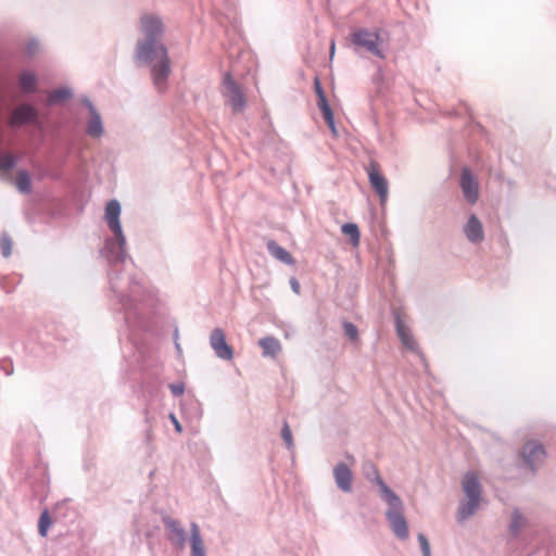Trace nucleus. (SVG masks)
<instances>
[{
  "label": "nucleus",
  "mask_w": 556,
  "mask_h": 556,
  "mask_svg": "<svg viewBox=\"0 0 556 556\" xmlns=\"http://www.w3.org/2000/svg\"><path fill=\"white\" fill-rule=\"evenodd\" d=\"M462 485L467 500L460 502L458 506V521L467 520L478 510L482 493V486L476 472H467L463 478Z\"/></svg>",
  "instance_id": "nucleus-4"
},
{
  "label": "nucleus",
  "mask_w": 556,
  "mask_h": 556,
  "mask_svg": "<svg viewBox=\"0 0 556 556\" xmlns=\"http://www.w3.org/2000/svg\"><path fill=\"white\" fill-rule=\"evenodd\" d=\"M526 525V519L518 509L511 514L509 530L513 535H518L522 527Z\"/></svg>",
  "instance_id": "nucleus-26"
},
{
  "label": "nucleus",
  "mask_w": 556,
  "mask_h": 556,
  "mask_svg": "<svg viewBox=\"0 0 556 556\" xmlns=\"http://www.w3.org/2000/svg\"><path fill=\"white\" fill-rule=\"evenodd\" d=\"M140 33L143 39L137 42L136 60L151 65L153 84L159 91H163L170 74V60L167 48L161 42L165 33L162 17L155 13H143L140 16Z\"/></svg>",
  "instance_id": "nucleus-1"
},
{
  "label": "nucleus",
  "mask_w": 556,
  "mask_h": 556,
  "mask_svg": "<svg viewBox=\"0 0 556 556\" xmlns=\"http://www.w3.org/2000/svg\"><path fill=\"white\" fill-rule=\"evenodd\" d=\"M314 90L316 92L317 100L326 97L325 91L321 86V83L318 77H315V79H314Z\"/></svg>",
  "instance_id": "nucleus-36"
},
{
  "label": "nucleus",
  "mask_w": 556,
  "mask_h": 556,
  "mask_svg": "<svg viewBox=\"0 0 556 556\" xmlns=\"http://www.w3.org/2000/svg\"><path fill=\"white\" fill-rule=\"evenodd\" d=\"M50 526H51V519L49 516V511H48V509H45L41 513V515L39 517V521H38V532L42 538L47 536Z\"/></svg>",
  "instance_id": "nucleus-27"
},
{
  "label": "nucleus",
  "mask_w": 556,
  "mask_h": 556,
  "mask_svg": "<svg viewBox=\"0 0 556 556\" xmlns=\"http://www.w3.org/2000/svg\"><path fill=\"white\" fill-rule=\"evenodd\" d=\"M258 345L262 348L264 356L275 357L281 351V344L279 340L274 337H265L260 339Z\"/></svg>",
  "instance_id": "nucleus-21"
},
{
  "label": "nucleus",
  "mask_w": 556,
  "mask_h": 556,
  "mask_svg": "<svg viewBox=\"0 0 556 556\" xmlns=\"http://www.w3.org/2000/svg\"><path fill=\"white\" fill-rule=\"evenodd\" d=\"M417 539H418V542L420 545L422 556H431L430 543H429L428 539L426 538V535L422 533H419Z\"/></svg>",
  "instance_id": "nucleus-32"
},
{
  "label": "nucleus",
  "mask_w": 556,
  "mask_h": 556,
  "mask_svg": "<svg viewBox=\"0 0 556 556\" xmlns=\"http://www.w3.org/2000/svg\"><path fill=\"white\" fill-rule=\"evenodd\" d=\"M464 233L467 240L473 244L481 243L484 240V230L482 223L476 215H470L464 226Z\"/></svg>",
  "instance_id": "nucleus-15"
},
{
  "label": "nucleus",
  "mask_w": 556,
  "mask_h": 556,
  "mask_svg": "<svg viewBox=\"0 0 556 556\" xmlns=\"http://www.w3.org/2000/svg\"><path fill=\"white\" fill-rule=\"evenodd\" d=\"M121 211V204L115 199L109 201L105 206L104 218L109 228L114 233L115 239L108 238L105 240L102 254L112 266L124 263L128 257L126 252V238L119 220Z\"/></svg>",
  "instance_id": "nucleus-2"
},
{
  "label": "nucleus",
  "mask_w": 556,
  "mask_h": 556,
  "mask_svg": "<svg viewBox=\"0 0 556 556\" xmlns=\"http://www.w3.org/2000/svg\"><path fill=\"white\" fill-rule=\"evenodd\" d=\"M343 328L346 337H349L350 340L354 341L358 338V330L354 324L350 321H344Z\"/></svg>",
  "instance_id": "nucleus-31"
},
{
  "label": "nucleus",
  "mask_w": 556,
  "mask_h": 556,
  "mask_svg": "<svg viewBox=\"0 0 556 556\" xmlns=\"http://www.w3.org/2000/svg\"><path fill=\"white\" fill-rule=\"evenodd\" d=\"M333 477L339 490L345 493L352 491L353 472L345 463L341 462L334 466Z\"/></svg>",
  "instance_id": "nucleus-14"
},
{
  "label": "nucleus",
  "mask_w": 556,
  "mask_h": 556,
  "mask_svg": "<svg viewBox=\"0 0 556 556\" xmlns=\"http://www.w3.org/2000/svg\"><path fill=\"white\" fill-rule=\"evenodd\" d=\"M351 42L357 49H364L367 52L386 59V54L380 48L381 38L378 31H370L366 28H359L351 33Z\"/></svg>",
  "instance_id": "nucleus-6"
},
{
  "label": "nucleus",
  "mask_w": 556,
  "mask_h": 556,
  "mask_svg": "<svg viewBox=\"0 0 556 556\" xmlns=\"http://www.w3.org/2000/svg\"><path fill=\"white\" fill-rule=\"evenodd\" d=\"M0 368H1V370H3L5 376H10L13 372V365L9 361H5V359L1 361L0 362Z\"/></svg>",
  "instance_id": "nucleus-37"
},
{
  "label": "nucleus",
  "mask_w": 556,
  "mask_h": 556,
  "mask_svg": "<svg viewBox=\"0 0 556 556\" xmlns=\"http://www.w3.org/2000/svg\"><path fill=\"white\" fill-rule=\"evenodd\" d=\"M317 106L321 111L324 117H330V114H332V110L326 97L317 100Z\"/></svg>",
  "instance_id": "nucleus-33"
},
{
  "label": "nucleus",
  "mask_w": 556,
  "mask_h": 556,
  "mask_svg": "<svg viewBox=\"0 0 556 556\" xmlns=\"http://www.w3.org/2000/svg\"><path fill=\"white\" fill-rule=\"evenodd\" d=\"M169 390L174 396H180L185 392V386L182 383H172Z\"/></svg>",
  "instance_id": "nucleus-35"
},
{
  "label": "nucleus",
  "mask_w": 556,
  "mask_h": 556,
  "mask_svg": "<svg viewBox=\"0 0 556 556\" xmlns=\"http://www.w3.org/2000/svg\"><path fill=\"white\" fill-rule=\"evenodd\" d=\"M363 471L367 480L377 484L379 486V491L381 497L383 498V489L388 486L386 482L380 477L379 470L372 462H367L363 466Z\"/></svg>",
  "instance_id": "nucleus-19"
},
{
  "label": "nucleus",
  "mask_w": 556,
  "mask_h": 556,
  "mask_svg": "<svg viewBox=\"0 0 556 556\" xmlns=\"http://www.w3.org/2000/svg\"><path fill=\"white\" fill-rule=\"evenodd\" d=\"M395 328L399 338L401 339L404 346L414 351L417 348L416 341L414 340L409 328L405 326L400 316L395 317Z\"/></svg>",
  "instance_id": "nucleus-18"
},
{
  "label": "nucleus",
  "mask_w": 556,
  "mask_h": 556,
  "mask_svg": "<svg viewBox=\"0 0 556 556\" xmlns=\"http://www.w3.org/2000/svg\"><path fill=\"white\" fill-rule=\"evenodd\" d=\"M130 283H131V285H134V286L130 288L131 293H136L135 288H136V287H138V285H139V283H138L137 281H135L134 279H131V280H130Z\"/></svg>",
  "instance_id": "nucleus-41"
},
{
  "label": "nucleus",
  "mask_w": 556,
  "mask_h": 556,
  "mask_svg": "<svg viewBox=\"0 0 556 556\" xmlns=\"http://www.w3.org/2000/svg\"><path fill=\"white\" fill-rule=\"evenodd\" d=\"M20 87L24 93H34L37 89V77L33 72H22L20 75Z\"/></svg>",
  "instance_id": "nucleus-22"
},
{
  "label": "nucleus",
  "mask_w": 556,
  "mask_h": 556,
  "mask_svg": "<svg viewBox=\"0 0 556 556\" xmlns=\"http://www.w3.org/2000/svg\"><path fill=\"white\" fill-rule=\"evenodd\" d=\"M73 96V92L67 87L58 88L52 90L48 96V104L53 105L61 101L68 100Z\"/></svg>",
  "instance_id": "nucleus-24"
},
{
  "label": "nucleus",
  "mask_w": 556,
  "mask_h": 556,
  "mask_svg": "<svg viewBox=\"0 0 556 556\" xmlns=\"http://www.w3.org/2000/svg\"><path fill=\"white\" fill-rule=\"evenodd\" d=\"M81 102L88 109L90 114L86 126L87 135L96 139L102 137L104 134V127L99 112L88 98L85 97Z\"/></svg>",
  "instance_id": "nucleus-12"
},
{
  "label": "nucleus",
  "mask_w": 556,
  "mask_h": 556,
  "mask_svg": "<svg viewBox=\"0 0 556 556\" xmlns=\"http://www.w3.org/2000/svg\"><path fill=\"white\" fill-rule=\"evenodd\" d=\"M459 186L465 200L475 204L479 199V181L468 167L462 169Z\"/></svg>",
  "instance_id": "nucleus-10"
},
{
  "label": "nucleus",
  "mask_w": 556,
  "mask_h": 556,
  "mask_svg": "<svg viewBox=\"0 0 556 556\" xmlns=\"http://www.w3.org/2000/svg\"><path fill=\"white\" fill-rule=\"evenodd\" d=\"M0 249L4 257H9L12 253V240L8 235H3L0 239Z\"/></svg>",
  "instance_id": "nucleus-30"
},
{
  "label": "nucleus",
  "mask_w": 556,
  "mask_h": 556,
  "mask_svg": "<svg viewBox=\"0 0 556 556\" xmlns=\"http://www.w3.org/2000/svg\"><path fill=\"white\" fill-rule=\"evenodd\" d=\"M163 525L166 530V536L174 548L184 551L187 545V532L181 522L169 516L162 518Z\"/></svg>",
  "instance_id": "nucleus-7"
},
{
  "label": "nucleus",
  "mask_w": 556,
  "mask_h": 556,
  "mask_svg": "<svg viewBox=\"0 0 556 556\" xmlns=\"http://www.w3.org/2000/svg\"><path fill=\"white\" fill-rule=\"evenodd\" d=\"M290 285H291V288L292 290L295 292V293H300V283L299 281L295 279V278H291L290 280Z\"/></svg>",
  "instance_id": "nucleus-40"
},
{
  "label": "nucleus",
  "mask_w": 556,
  "mask_h": 556,
  "mask_svg": "<svg viewBox=\"0 0 556 556\" xmlns=\"http://www.w3.org/2000/svg\"><path fill=\"white\" fill-rule=\"evenodd\" d=\"M329 129L331 130L332 135L333 136H338V130H337V127H336V124H334V117H333V113L330 114V117H324Z\"/></svg>",
  "instance_id": "nucleus-38"
},
{
  "label": "nucleus",
  "mask_w": 556,
  "mask_h": 556,
  "mask_svg": "<svg viewBox=\"0 0 556 556\" xmlns=\"http://www.w3.org/2000/svg\"><path fill=\"white\" fill-rule=\"evenodd\" d=\"M38 50H39V42L35 39L29 40L26 46V53L28 55L33 56L34 54L37 53Z\"/></svg>",
  "instance_id": "nucleus-34"
},
{
  "label": "nucleus",
  "mask_w": 556,
  "mask_h": 556,
  "mask_svg": "<svg viewBox=\"0 0 556 556\" xmlns=\"http://www.w3.org/2000/svg\"><path fill=\"white\" fill-rule=\"evenodd\" d=\"M341 230L344 235L350 237L351 243L353 245H358L361 232H359L358 226L356 224H354V223L343 224L341 227Z\"/></svg>",
  "instance_id": "nucleus-25"
},
{
  "label": "nucleus",
  "mask_w": 556,
  "mask_h": 556,
  "mask_svg": "<svg viewBox=\"0 0 556 556\" xmlns=\"http://www.w3.org/2000/svg\"><path fill=\"white\" fill-rule=\"evenodd\" d=\"M210 345L216 356L224 361H230L233 357L232 348L226 342V336L223 329L215 328L210 336Z\"/></svg>",
  "instance_id": "nucleus-11"
},
{
  "label": "nucleus",
  "mask_w": 556,
  "mask_h": 556,
  "mask_svg": "<svg viewBox=\"0 0 556 556\" xmlns=\"http://www.w3.org/2000/svg\"><path fill=\"white\" fill-rule=\"evenodd\" d=\"M267 250L271 256L277 258L278 261L291 265L294 263L292 255L281 245H279L276 241L269 240L266 244Z\"/></svg>",
  "instance_id": "nucleus-20"
},
{
  "label": "nucleus",
  "mask_w": 556,
  "mask_h": 556,
  "mask_svg": "<svg viewBox=\"0 0 556 556\" xmlns=\"http://www.w3.org/2000/svg\"><path fill=\"white\" fill-rule=\"evenodd\" d=\"M190 556H206V548L198 523H190Z\"/></svg>",
  "instance_id": "nucleus-16"
},
{
  "label": "nucleus",
  "mask_w": 556,
  "mask_h": 556,
  "mask_svg": "<svg viewBox=\"0 0 556 556\" xmlns=\"http://www.w3.org/2000/svg\"><path fill=\"white\" fill-rule=\"evenodd\" d=\"M281 438L286 443V447L291 451L293 448V438L289 424L285 420L281 428Z\"/></svg>",
  "instance_id": "nucleus-28"
},
{
  "label": "nucleus",
  "mask_w": 556,
  "mask_h": 556,
  "mask_svg": "<svg viewBox=\"0 0 556 556\" xmlns=\"http://www.w3.org/2000/svg\"><path fill=\"white\" fill-rule=\"evenodd\" d=\"M222 94L233 113H240L245 109V96L230 73H225L223 77Z\"/></svg>",
  "instance_id": "nucleus-5"
},
{
  "label": "nucleus",
  "mask_w": 556,
  "mask_h": 556,
  "mask_svg": "<svg viewBox=\"0 0 556 556\" xmlns=\"http://www.w3.org/2000/svg\"><path fill=\"white\" fill-rule=\"evenodd\" d=\"M521 456L525 464L534 471L544 463L546 452L539 441L531 440L523 445Z\"/></svg>",
  "instance_id": "nucleus-9"
},
{
  "label": "nucleus",
  "mask_w": 556,
  "mask_h": 556,
  "mask_svg": "<svg viewBox=\"0 0 556 556\" xmlns=\"http://www.w3.org/2000/svg\"><path fill=\"white\" fill-rule=\"evenodd\" d=\"M334 47H336V45H334V40H331V43H330V54H331V56H332V55H333V53H334Z\"/></svg>",
  "instance_id": "nucleus-42"
},
{
  "label": "nucleus",
  "mask_w": 556,
  "mask_h": 556,
  "mask_svg": "<svg viewBox=\"0 0 556 556\" xmlns=\"http://www.w3.org/2000/svg\"><path fill=\"white\" fill-rule=\"evenodd\" d=\"M368 179L371 185V187L377 192L380 203L383 204L388 199V190L389 185L386 177L379 173L377 168V164L375 162H371L368 169Z\"/></svg>",
  "instance_id": "nucleus-13"
},
{
  "label": "nucleus",
  "mask_w": 556,
  "mask_h": 556,
  "mask_svg": "<svg viewBox=\"0 0 556 556\" xmlns=\"http://www.w3.org/2000/svg\"><path fill=\"white\" fill-rule=\"evenodd\" d=\"M15 187L22 194H29L31 192V178L26 169H22L17 173Z\"/></svg>",
  "instance_id": "nucleus-23"
},
{
  "label": "nucleus",
  "mask_w": 556,
  "mask_h": 556,
  "mask_svg": "<svg viewBox=\"0 0 556 556\" xmlns=\"http://www.w3.org/2000/svg\"><path fill=\"white\" fill-rule=\"evenodd\" d=\"M169 418H170V420H172V422H173V425H174V427H175V430H176L177 432H181V431H182V428H181L180 422H179V421H178V419L176 418V416H175L174 414H170Z\"/></svg>",
  "instance_id": "nucleus-39"
},
{
  "label": "nucleus",
  "mask_w": 556,
  "mask_h": 556,
  "mask_svg": "<svg viewBox=\"0 0 556 556\" xmlns=\"http://www.w3.org/2000/svg\"><path fill=\"white\" fill-rule=\"evenodd\" d=\"M28 124L39 125L38 111L31 104L23 103L12 111L9 125L16 128Z\"/></svg>",
  "instance_id": "nucleus-8"
},
{
  "label": "nucleus",
  "mask_w": 556,
  "mask_h": 556,
  "mask_svg": "<svg viewBox=\"0 0 556 556\" xmlns=\"http://www.w3.org/2000/svg\"><path fill=\"white\" fill-rule=\"evenodd\" d=\"M109 276H110L111 289L116 294V298L118 299V302H119L122 308L125 311V320H126V323L129 324L130 323V311L132 309V306H134L132 305V301H131V299L128 295H124V294L118 293L117 285H116V279L118 277L117 276H113L112 271H110Z\"/></svg>",
  "instance_id": "nucleus-17"
},
{
  "label": "nucleus",
  "mask_w": 556,
  "mask_h": 556,
  "mask_svg": "<svg viewBox=\"0 0 556 556\" xmlns=\"http://www.w3.org/2000/svg\"><path fill=\"white\" fill-rule=\"evenodd\" d=\"M16 165V157L12 154L0 155V170H10Z\"/></svg>",
  "instance_id": "nucleus-29"
},
{
  "label": "nucleus",
  "mask_w": 556,
  "mask_h": 556,
  "mask_svg": "<svg viewBox=\"0 0 556 556\" xmlns=\"http://www.w3.org/2000/svg\"><path fill=\"white\" fill-rule=\"evenodd\" d=\"M382 500L389 506L386 511V518L389 521L393 533L397 539L406 540L409 532L407 521L403 514L404 507L402 500L389 486H384Z\"/></svg>",
  "instance_id": "nucleus-3"
}]
</instances>
